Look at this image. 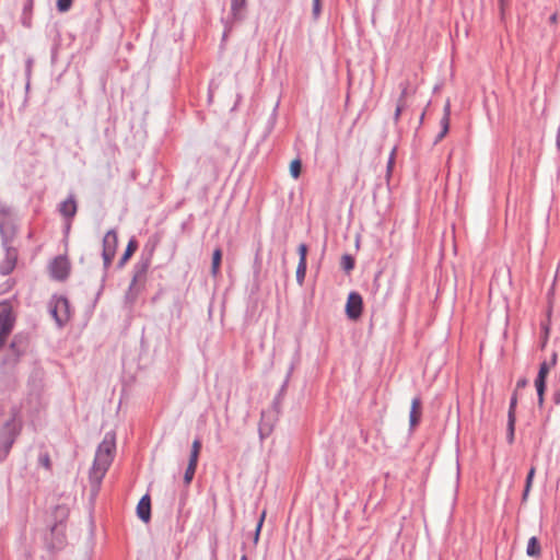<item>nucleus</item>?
I'll list each match as a JSON object with an SVG mask.
<instances>
[{"instance_id": "0eeeda50", "label": "nucleus", "mask_w": 560, "mask_h": 560, "mask_svg": "<svg viewBox=\"0 0 560 560\" xmlns=\"http://www.w3.org/2000/svg\"><path fill=\"white\" fill-rule=\"evenodd\" d=\"M49 270L56 280H65L70 272V262L65 256H58L51 261Z\"/></svg>"}, {"instance_id": "bb28decb", "label": "nucleus", "mask_w": 560, "mask_h": 560, "mask_svg": "<svg viewBox=\"0 0 560 560\" xmlns=\"http://www.w3.org/2000/svg\"><path fill=\"white\" fill-rule=\"evenodd\" d=\"M298 250L300 255L299 262H306L307 246L305 244H300Z\"/></svg>"}, {"instance_id": "473e14b6", "label": "nucleus", "mask_w": 560, "mask_h": 560, "mask_svg": "<svg viewBox=\"0 0 560 560\" xmlns=\"http://www.w3.org/2000/svg\"><path fill=\"white\" fill-rule=\"evenodd\" d=\"M553 400H555V402H556L557 405H559V404H560V392H558V393H556V394L553 395Z\"/></svg>"}, {"instance_id": "20e7f679", "label": "nucleus", "mask_w": 560, "mask_h": 560, "mask_svg": "<svg viewBox=\"0 0 560 560\" xmlns=\"http://www.w3.org/2000/svg\"><path fill=\"white\" fill-rule=\"evenodd\" d=\"M118 236L114 230L108 231L103 238V260L105 268H108L116 255Z\"/></svg>"}, {"instance_id": "7ed1b4c3", "label": "nucleus", "mask_w": 560, "mask_h": 560, "mask_svg": "<svg viewBox=\"0 0 560 560\" xmlns=\"http://www.w3.org/2000/svg\"><path fill=\"white\" fill-rule=\"evenodd\" d=\"M556 362H557V354L553 353L552 358L549 362L545 361L540 364L537 378L535 380V387H536L537 395H538V404L540 406L544 404L546 378H547L551 368H553L556 365Z\"/></svg>"}, {"instance_id": "c85d7f7f", "label": "nucleus", "mask_w": 560, "mask_h": 560, "mask_svg": "<svg viewBox=\"0 0 560 560\" xmlns=\"http://www.w3.org/2000/svg\"><path fill=\"white\" fill-rule=\"evenodd\" d=\"M516 402H517V398H516V395H513L512 399H511V402H510V408H509V415L508 417H511L512 416H515V407H516Z\"/></svg>"}, {"instance_id": "ddd939ff", "label": "nucleus", "mask_w": 560, "mask_h": 560, "mask_svg": "<svg viewBox=\"0 0 560 560\" xmlns=\"http://www.w3.org/2000/svg\"><path fill=\"white\" fill-rule=\"evenodd\" d=\"M421 400L420 398L416 397L411 401V409H410V416H409V422L410 427H416L421 418Z\"/></svg>"}, {"instance_id": "7c9ffc66", "label": "nucleus", "mask_w": 560, "mask_h": 560, "mask_svg": "<svg viewBox=\"0 0 560 560\" xmlns=\"http://www.w3.org/2000/svg\"><path fill=\"white\" fill-rule=\"evenodd\" d=\"M313 11L315 15H318L320 11V0H313Z\"/></svg>"}, {"instance_id": "412c9836", "label": "nucleus", "mask_w": 560, "mask_h": 560, "mask_svg": "<svg viewBox=\"0 0 560 560\" xmlns=\"http://www.w3.org/2000/svg\"><path fill=\"white\" fill-rule=\"evenodd\" d=\"M0 231L1 233H9L13 234V229L9 225H7V214L4 211H0Z\"/></svg>"}, {"instance_id": "cd10ccee", "label": "nucleus", "mask_w": 560, "mask_h": 560, "mask_svg": "<svg viewBox=\"0 0 560 560\" xmlns=\"http://www.w3.org/2000/svg\"><path fill=\"white\" fill-rule=\"evenodd\" d=\"M265 516H266V512L264 511L260 518H259V522L257 524V527H256V533H255V542H257L258 540V537H259V533H260V529H261V526H262V523H264V520H265Z\"/></svg>"}, {"instance_id": "c756f323", "label": "nucleus", "mask_w": 560, "mask_h": 560, "mask_svg": "<svg viewBox=\"0 0 560 560\" xmlns=\"http://www.w3.org/2000/svg\"><path fill=\"white\" fill-rule=\"evenodd\" d=\"M39 460L45 468H50V458L47 454L40 456Z\"/></svg>"}, {"instance_id": "aec40b11", "label": "nucleus", "mask_w": 560, "mask_h": 560, "mask_svg": "<svg viewBox=\"0 0 560 560\" xmlns=\"http://www.w3.org/2000/svg\"><path fill=\"white\" fill-rule=\"evenodd\" d=\"M508 441L512 443L514 441V430H515V416L508 417Z\"/></svg>"}, {"instance_id": "f3484780", "label": "nucleus", "mask_w": 560, "mask_h": 560, "mask_svg": "<svg viewBox=\"0 0 560 560\" xmlns=\"http://www.w3.org/2000/svg\"><path fill=\"white\" fill-rule=\"evenodd\" d=\"M450 116H451V105L447 102L445 104V106H444V115H443V118L441 120L442 132L440 135V138H443L447 133V131H448V128H450Z\"/></svg>"}, {"instance_id": "5701e85b", "label": "nucleus", "mask_w": 560, "mask_h": 560, "mask_svg": "<svg viewBox=\"0 0 560 560\" xmlns=\"http://www.w3.org/2000/svg\"><path fill=\"white\" fill-rule=\"evenodd\" d=\"M306 273V262H299L296 268V279L299 283H302Z\"/></svg>"}, {"instance_id": "9d476101", "label": "nucleus", "mask_w": 560, "mask_h": 560, "mask_svg": "<svg viewBox=\"0 0 560 560\" xmlns=\"http://www.w3.org/2000/svg\"><path fill=\"white\" fill-rule=\"evenodd\" d=\"M16 260H18V252H16V249L13 248V247H8L7 248V253H5V257L2 260V262L0 264V271H1V273L2 275L10 273L14 269Z\"/></svg>"}, {"instance_id": "6ab92c4d", "label": "nucleus", "mask_w": 560, "mask_h": 560, "mask_svg": "<svg viewBox=\"0 0 560 560\" xmlns=\"http://www.w3.org/2000/svg\"><path fill=\"white\" fill-rule=\"evenodd\" d=\"M535 467H532L528 471V475H527V478H526V485H525V489H524V493H523V501H525L528 497V493L532 489V485H533V479H534V476H535Z\"/></svg>"}, {"instance_id": "4468645a", "label": "nucleus", "mask_w": 560, "mask_h": 560, "mask_svg": "<svg viewBox=\"0 0 560 560\" xmlns=\"http://www.w3.org/2000/svg\"><path fill=\"white\" fill-rule=\"evenodd\" d=\"M526 555L528 557L538 558L541 555V547L536 537L529 538L526 547Z\"/></svg>"}, {"instance_id": "c9c22d12", "label": "nucleus", "mask_w": 560, "mask_h": 560, "mask_svg": "<svg viewBox=\"0 0 560 560\" xmlns=\"http://www.w3.org/2000/svg\"><path fill=\"white\" fill-rule=\"evenodd\" d=\"M241 560H247V559H246V557H245V556H243Z\"/></svg>"}, {"instance_id": "393cba45", "label": "nucleus", "mask_w": 560, "mask_h": 560, "mask_svg": "<svg viewBox=\"0 0 560 560\" xmlns=\"http://www.w3.org/2000/svg\"><path fill=\"white\" fill-rule=\"evenodd\" d=\"M245 7V0H232V11L237 15Z\"/></svg>"}, {"instance_id": "2eb2a0df", "label": "nucleus", "mask_w": 560, "mask_h": 560, "mask_svg": "<svg viewBox=\"0 0 560 560\" xmlns=\"http://www.w3.org/2000/svg\"><path fill=\"white\" fill-rule=\"evenodd\" d=\"M145 275V269L142 268L141 270L137 271L132 278V281L130 283L129 288V296L133 300L136 295L139 292V289L137 288L138 282L143 281Z\"/></svg>"}, {"instance_id": "1a4fd4ad", "label": "nucleus", "mask_w": 560, "mask_h": 560, "mask_svg": "<svg viewBox=\"0 0 560 560\" xmlns=\"http://www.w3.org/2000/svg\"><path fill=\"white\" fill-rule=\"evenodd\" d=\"M400 86H401V91H400V95L397 101V105H396V109H395V114H394V119L396 122L399 120L400 115H401L404 108L406 107L407 96L415 93V89H411L410 84L408 82L401 83Z\"/></svg>"}, {"instance_id": "f8f14e48", "label": "nucleus", "mask_w": 560, "mask_h": 560, "mask_svg": "<svg viewBox=\"0 0 560 560\" xmlns=\"http://www.w3.org/2000/svg\"><path fill=\"white\" fill-rule=\"evenodd\" d=\"M59 211L62 217L72 219L77 213V202L72 196L60 203Z\"/></svg>"}, {"instance_id": "72a5a7b5", "label": "nucleus", "mask_w": 560, "mask_h": 560, "mask_svg": "<svg viewBox=\"0 0 560 560\" xmlns=\"http://www.w3.org/2000/svg\"><path fill=\"white\" fill-rule=\"evenodd\" d=\"M392 164H393V159L390 158V160L388 162V172H392Z\"/></svg>"}, {"instance_id": "2f4dec72", "label": "nucleus", "mask_w": 560, "mask_h": 560, "mask_svg": "<svg viewBox=\"0 0 560 560\" xmlns=\"http://www.w3.org/2000/svg\"><path fill=\"white\" fill-rule=\"evenodd\" d=\"M501 12L503 13L509 4V0H498Z\"/></svg>"}, {"instance_id": "423d86ee", "label": "nucleus", "mask_w": 560, "mask_h": 560, "mask_svg": "<svg viewBox=\"0 0 560 560\" xmlns=\"http://www.w3.org/2000/svg\"><path fill=\"white\" fill-rule=\"evenodd\" d=\"M200 450H201V442L197 439L191 444L190 457H189L188 466H187L185 475H184V481L186 485H189L195 476Z\"/></svg>"}, {"instance_id": "39448f33", "label": "nucleus", "mask_w": 560, "mask_h": 560, "mask_svg": "<svg viewBox=\"0 0 560 560\" xmlns=\"http://www.w3.org/2000/svg\"><path fill=\"white\" fill-rule=\"evenodd\" d=\"M50 312L59 325L66 323L70 317L68 300L62 296L54 298L50 303Z\"/></svg>"}, {"instance_id": "6e6552de", "label": "nucleus", "mask_w": 560, "mask_h": 560, "mask_svg": "<svg viewBox=\"0 0 560 560\" xmlns=\"http://www.w3.org/2000/svg\"><path fill=\"white\" fill-rule=\"evenodd\" d=\"M363 301L359 293L351 292L346 304V313L350 319H358L362 314Z\"/></svg>"}, {"instance_id": "9b49d317", "label": "nucleus", "mask_w": 560, "mask_h": 560, "mask_svg": "<svg viewBox=\"0 0 560 560\" xmlns=\"http://www.w3.org/2000/svg\"><path fill=\"white\" fill-rule=\"evenodd\" d=\"M137 515L148 523L151 518V500L148 494L143 495L137 505Z\"/></svg>"}, {"instance_id": "f257e3e1", "label": "nucleus", "mask_w": 560, "mask_h": 560, "mask_svg": "<svg viewBox=\"0 0 560 560\" xmlns=\"http://www.w3.org/2000/svg\"><path fill=\"white\" fill-rule=\"evenodd\" d=\"M115 452V438L112 434H106L102 443L100 444L94 463L90 472V479L98 486L108 470Z\"/></svg>"}, {"instance_id": "f704fd0d", "label": "nucleus", "mask_w": 560, "mask_h": 560, "mask_svg": "<svg viewBox=\"0 0 560 560\" xmlns=\"http://www.w3.org/2000/svg\"><path fill=\"white\" fill-rule=\"evenodd\" d=\"M517 385H518V386H521V385H525V382H518V384H517Z\"/></svg>"}, {"instance_id": "dca6fc26", "label": "nucleus", "mask_w": 560, "mask_h": 560, "mask_svg": "<svg viewBox=\"0 0 560 560\" xmlns=\"http://www.w3.org/2000/svg\"><path fill=\"white\" fill-rule=\"evenodd\" d=\"M137 248H138L137 241L131 238L128 242V245H127V247L125 249V253H124L122 257L119 260V266H124L130 259V257L135 254Z\"/></svg>"}, {"instance_id": "b1692460", "label": "nucleus", "mask_w": 560, "mask_h": 560, "mask_svg": "<svg viewBox=\"0 0 560 560\" xmlns=\"http://www.w3.org/2000/svg\"><path fill=\"white\" fill-rule=\"evenodd\" d=\"M73 0H57V8L60 12H67L71 5Z\"/></svg>"}, {"instance_id": "a878e982", "label": "nucleus", "mask_w": 560, "mask_h": 560, "mask_svg": "<svg viewBox=\"0 0 560 560\" xmlns=\"http://www.w3.org/2000/svg\"><path fill=\"white\" fill-rule=\"evenodd\" d=\"M342 267L347 270V271H350L351 269H353L354 267V261L353 259L348 256V255H345L342 257Z\"/></svg>"}, {"instance_id": "f03ea898", "label": "nucleus", "mask_w": 560, "mask_h": 560, "mask_svg": "<svg viewBox=\"0 0 560 560\" xmlns=\"http://www.w3.org/2000/svg\"><path fill=\"white\" fill-rule=\"evenodd\" d=\"M15 318L9 302L0 303V348L5 343L14 326Z\"/></svg>"}, {"instance_id": "4be33fe9", "label": "nucleus", "mask_w": 560, "mask_h": 560, "mask_svg": "<svg viewBox=\"0 0 560 560\" xmlns=\"http://www.w3.org/2000/svg\"><path fill=\"white\" fill-rule=\"evenodd\" d=\"M302 171V163L299 159L293 160L290 163V174L291 175H300Z\"/></svg>"}, {"instance_id": "a211bd4d", "label": "nucleus", "mask_w": 560, "mask_h": 560, "mask_svg": "<svg viewBox=\"0 0 560 560\" xmlns=\"http://www.w3.org/2000/svg\"><path fill=\"white\" fill-rule=\"evenodd\" d=\"M221 260H222V250L220 248H217L212 254V265H211V273L214 277L219 275Z\"/></svg>"}]
</instances>
